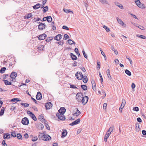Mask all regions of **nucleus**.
<instances>
[{
	"label": "nucleus",
	"mask_w": 146,
	"mask_h": 146,
	"mask_svg": "<svg viewBox=\"0 0 146 146\" xmlns=\"http://www.w3.org/2000/svg\"><path fill=\"white\" fill-rule=\"evenodd\" d=\"M81 87L84 90H87V87L85 85H81Z\"/></svg>",
	"instance_id": "39"
},
{
	"label": "nucleus",
	"mask_w": 146,
	"mask_h": 146,
	"mask_svg": "<svg viewBox=\"0 0 146 146\" xmlns=\"http://www.w3.org/2000/svg\"><path fill=\"white\" fill-rule=\"evenodd\" d=\"M100 77V81L102 83V82H103V79L102 78V77L101 74L100 72H99Z\"/></svg>",
	"instance_id": "51"
},
{
	"label": "nucleus",
	"mask_w": 146,
	"mask_h": 146,
	"mask_svg": "<svg viewBox=\"0 0 146 146\" xmlns=\"http://www.w3.org/2000/svg\"><path fill=\"white\" fill-rule=\"evenodd\" d=\"M42 98V95L41 93L39 92H38L36 96V98L37 100H40Z\"/></svg>",
	"instance_id": "14"
},
{
	"label": "nucleus",
	"mask_w": 146,
	"mask_h": 146,
	"mask_svg": "<svg viewBox=\"0 0 146 146\" xmlns=\"http://www.w3.org/2000/svg\"><path fill=\"white\" fill-rule=\"evenodd\" d=\"M62 38V35L60 34H59L54 37V39L57 41H59Z\"/></svg>",
	"instance_id": "13"
},
{
	"label": "nucleus",
	"mask_w": 146,
	"mask_h": 146,
	"mask_svg": "<svg viewBox=\"0 0 146 146\" xmlns=\"http://www.w3.org/2000/svg\"><path fill=\"white\" fill-rule=\"evenodd\" d=\"M106 73L108 78L111 80V76L110 75V70L109 69H107L106 71Z\"/></svg>",
	"instance_id": "24"
},
{
	"label": "nucleus",
	"mask_w": 146,
	"mask_h": 146,
	"mask_svg": "<svg viewBox=\"0 0 146 146\" xmlns=\"http://www.w3.org/2000/svg\"><path fill=\"white\" fill-rule=\"evenodd\" d=\"M62 29L68 30H69V28L66 26L65 25H64L63 26Z\"/></svg>",
	"instance_id": "55"
},
{
	"label": "nucleus",
	"mask_w": 146,
	"mask_h": 146,
	"mask_svg": "<svg viewBox=\"0 0 146 146\" xmlns=\"http://www.w3.org/2000/svg\"><path fill=\"white\" fill-rule=\"evenodd\" d=\"M3 81L4 82L5 84L6 85H11V83L9 82L7 80H3Z\"/></svg>",
	"instance_id": "26"
},
{
	"label": "nucleus",
	"mask_w": 146,
	"mask_h": 146,
	"mask_svg": "<svg viewBox=\"0 0 146 146\" xmlns=\"http://www.w3.org/2000/svg\"><path fill=\"white\" fill-rule=\"evenodd\" d=\"M57 43H58L60 45H62L64 44V42L63 40H62L60 42H57Z\"/></svg>",
	"instance_id": "54"
},
{
	"label": "nucleus",
	"mask_w": 146,
	"mask_h": 146,
	"mask_svg": "<svg viewBox=\"0 0 146 146\" xmlns=\"http://www.w3.org/2000/svg\"><path fill=\"white\" fill-rule=\"evenodd\" d=\"M5 108L4 107H2L0 111V116H2L4 113Z\"/></svg>",
	"instance_id": "28"
},
{
	"label": "nucleus",
	"mask_w": 146,
	"mask_h": 146,
	"mask_svg": "<svg viewBox=\"0 0 146 146\" xmlns=\"http://www.w3.org/2000/svg\"><path fill=\"white\" fill-rule=\"evenodd\" d=\"M22 123L24 125H27L29 123L28 119L26 117L23 118L21 121Z\"/></svg>",
	"instance_id": "3"
},
{
	"label": "nucleus",
	"mask_w": 146,
	"mask_h": 146,
	"mask_svg": "<svg viewBox=\"0 0 146 146\" xmlns=\"http://www.w3.org/2000/svg\"><path fill=\"white\" fill-rule=\"evenodd\" d=\"M137 37H139V38H142V39H145L146 38V37L142 35H137Z\"/></svg>",
	"instance_id": "45"
},
{
	"label": "nucleus",
	"mask_w": 146,
	"mask_h": 146,
	"mask_svg": "<svg viewBox=\"0 0 146 146\" xmlns=\"http://www.w3.org/2000/svg\"><path fill=\"white\" fill-rule=\"evenodd\" d=\"M53 39V38L52 37H49L48 38H46V41L47 42H48L50 41L51 40H52Z\"/></svg>",
	"instance_id": "40"
},
{
	"label": "nucleus",
	"mask_w": 146,
	"mask_h": 146,
	"mask_svg": "<svg viewBox=\"0 0 146 146\" xmlns=\"http://www.w3.org/2000/svg\"><path fill=\"white\" fill-rule=\"evenodd\" d=\"M21 104L22 106H23L24 107H28L29 106V104L27 103H21Z\"/></svg>",
	"instance_id": "42"
},
{
	"label": "nucleus",
	"mask_w": 146,
	"mask_h": 146,
	"mask_svg": "<svg viewBox=\"0 0 146 146\" xmlns=\"http://www.w3.org/2000/svg\"><path fill=\"white\" fill-rule=\"evenodd\" d=\"M138 7L141 9L145 8V6L142 3H140L139 5H138Z\"/></svg>",
	"instance_id": "31"
},
{
	"label": "nucleus",
	"mask_w": 146,
	"mask_h": 146,
	"mask_svg": "<svg viewBox=\"0 0 146 146\" xmlns=\"http://www.w3.org/2000/svg\"><path fill=\"white\" fill-rule=\"evenodd\" d=\"M17 74L15 72H13L11 74L10 77L12 79H15L17 76Z\"/></svg>",
	"instance_id": "12"
},
{
	"label": "nucleus",
	"mask_w": 146,
	"mask_h": 146,
	"mask_svg": "<svg viewBox=\"0 0 146 146\" xmlns=\"http://www.w3.org/2000/svg\"><path fill=\"white\" fill-rule=\"evenodd\" d=\"M38 139V138L36 136L34 137L32 139V141H35Z\"/></svg>",
	"instance_id": "49"
},
{
	"label": "nucleus",
	"mask_w": 146,
	"mask_h": 146,
	"mask_svg": "<svg viewBox=\"0 0 146 146\" xmlns=\"http://www.w3.org/2000/svg\"><path fill=\"white\" fill-rule=\"evenodd\" d=\"M45 131H42V133L39 132L38 135L39 139L43 140V139H44V136H45Z\"/></svg>",
	"instance_id": "5"
},
{
	"label": "nucleus",
	"mask_w": 146,
	"mask_h": 146,
	"mask_svg": "<svg viewBox=\"0 0 146 146\" xmlns=\"http://www.w3.org/2000/svg\"><path fill=\"white\" fill-rule=\"evenodd\" d=\"M114 129V126L113 125H111L109 128L107 132H111V133L113 131Z\"/></svg>",
	"instance_id": "30"
},
{
	"label": "nucleus",
	"mask_w": 146,
	"mask_h": 146,
	"mask_svg": "<svg viewBox=\"0 0 146 146\" xmlns=\"http://www.w3.org/2000/svg\"><path fill=\"white\" fill-rule=\"evenodd\" d=\"M137 121L139 122H141L142 121L140 117H138L137 118Z\"/></svg>",
	"instance_id": "62"
},
{
	"label": "nucleus",
	"mask_w": 146,
	"mask_h": 146,
	"mask_svg": "<svg viewBox=\"0 0 146 146\" xmlns=\"http://www.w3.org/2000/svg\"><path fill=\"white\" fill-rule=\"evenodd\" d=\"M135 2L136 5L138 7V5L139 6L140 3H141V2L139 0H137V1H135Z\"/></svg>",
	"instance_id": "50"
},
{
	"label": "nucleus",
	"mask_w": 146,
	"mask_h": 146,
	"mask_svg": "<svg viewBox=\"0 0 146 146\" xmlns=\"http://www.w3.org/2000/svg\"><path fill=\"white\" fill-rule=\"evenodd\" d=\"M6 69V68L5 67L2 68L0 70V72L1 73H4L5 72V70Z\"/></svg>",
	"instance_id": "36"
},
{
	"label": "nucleus",
	"mask_w": 146,
	"mask_h": 146,
	"mask_svg": "<svg viewBox=\"0 0 146 146\" xmlns=\"http://www.w3.org/2000/svg\"><path fill=\"white\" fill-rule=\"evenodd\" d=\"M80 121V118H78L75 121L71 123H70L69 125L71 126H73L75 125L78 124L79 123Z\"/></svg>",
	"instance_id": "8"
},
{
	"label": "nucleus",
	"mask_w": 146,
	"mask_h": 146,
	"mask_svg": "<svg viewBox=\"0 0 146 146\" xmlns=\"http://www.w3.org/2000/svg\"><path fill=\"white\" fill-rule=\"evenodd\" d=\"M115 4L121 9H123V6L120 4L118 2H115Z\"/></svg>",
	"instance_id": "25"
},
{
	"label": "nucleus",
	"mask_w": 146,
	"mask_h": 146,
	"mask_svg": "<svg viewBox=\"0 0 146 146\" xmlns=\"http://www.w3.org/2000/svg\"><path fill=\"white\" fill-rule=\"evenodd\" d=\"M100 50L101 52V53L102 54L104 58H105L106 57V55L105 54H104V53L103 51L102 50H101V48H100Z\"/></svg>",
	"instance_id": "60"
},
{
	"label": "nucleus",
	"mask_w": 146,
	"mask_h": 146,
	"mask_svg": "<svg viewBox=\"0 0 146 146\" xmlns=\"http://www.w3.org/2000/svg\"><path fill=\"white\" fill-rule=\"evenodd\" d=\"M45 107L46 110L50 109L52 107V104L50 102H48L46 104Z\"/></svg>",
	"instance_id": "9"
},
{
	"label": "nucleus",
	"mask_w": 146,
	"mask_h": 146,
	"mask_svg": "<svg viewBox=\"0 0 146 146\" xmlns=\"http://www.w3.org/2000/svg\"><path fill=\"white\" fill-rule=\"evenodd\" d=\"M19 99L18 98H13L11 100V102H17L19 101Z\"/></svg>",
	"instance_id": "35"
},
{
	"label": "nucleus",
	"mask_w": 146,
	"mask_h": 146,
	"mask_svg": "<svg viewBox=\"0 0 146 146\" xmlns=\"http://www.w3.org/2000/svg\"><path fill=\"white\" fill-rule=\"evenodd\" d=\"M47 21L48 22H51L52 20V19L50 16L47 17Z\"/></svg>",
	"instance_id": "32"
},
{
	"label": "nucleus",
	"mask_w": 146,
	"mask_h": 146,
	"mask_svg": "<svg viewBox=\"0 0 146 146\" xmlns=\"http://www.w3.org/2000/svg\"><path fill=\"white\" fill-rule=\"evenodd\" d=\"M69 38L70 37L68 35L65 34L64 35V39L65 40H66L67 39Z\"/></svg>",
	"instance_id": "46"
},
{
	"label": "nucleus",
	"mask_w": 146,
	"mask_h": 146,
	"mask_svg": "<svg viewBox=\"0 0 146 146\" xmlns=\"http://www.w3.org/2000/svg\"><path fill=\"white\" fill-rule=\"evenodd\" d=\"M56 115L58 117L59 119L61 120H64L65 119V117L64 115V114L62 113H57L56 114Z\"/></svg>",
	"instance_id": "4"
},
{
	"label": "nucleus",
	"mask_w": 146,
	"mask_h": 146,
	"mask_svg": "<svg viewBox=\"0 0 146 146\" xmlns=\"http://www.w3.org/2000/svg\"><path fill=\"white\" fill-rule=\"evenodd\" d=\"M44 139H43V140L46 141H49L51 139V137L48 135H46V133L45 136H44Z\"/></svg>",
	"instance_id": "15"
},
{
	"label": "nucleus",
	"mask_w": 146,
	"mask_h": 146,
	"mask_svg": "<svg viewBox=\"0 0 146 146\" xmlns=\"http://www.w3.org/2000/svg\"><path fill=\"white\" fill-rule=\"evenodd\" d=\"M133 110L134 111H138L139 110V109L138 107H135L133 108Z\"/></svg>",
	"instance_id": "56"
},
{
	"label": "nucleus",
	"mask_w": 146,
	"mask_h": 146,
	"mask_svg": "<svg viewBox=\"0 0 146 146\" xmlns=\"http://www.w3.org/2000/svg\"><path fill=\"white\" fill-rule=\"evenodd\" d=\"M38 119L41 121H45V119H44V117L42 115H39L38 117Z\"/></svg>",
	"instance_id": "29"
},
{
	"label": "nucleus",
	"mask_w": 146,
	"mask_h": 146,
	"mask_svg": "<svg viewBox=\"0 0 146 146\" xmlns=\"http://www.w3.org/2000/svg\"><path fill=\"white\" fill-rule=\"evenodd\" d=\"M125 72L126 74L129 76H130L131 75V72L127 69L125 70Z\"/></svg>",
	"instance_id": "33"
},
{
	"label": "nucleus",
	"mask_w": 146,
	"mask_h": 146,
	"mask_svg": "<svg viewBox=\"0 0 146 146\" xmlns=\"http://www.w3.org/2000/svg\"><path fill=\"white\" fill-rule=\"evenodd\" d=\"M75 75L76 78L79 80H81L83 78V74L81 72H77Z\"/></svg>",
	"instance_id": "2"
},
{
	"label": "nucleus",
	"mask_w": 146,
	"mask_h": 146,
	"mask_svg": "<svg viewBox=\"0 0 146 146\" xmlns=\"http://www.w3.org/2000/svg\"><path fill=\"white\" fill-rule=\"evenodd\" d=\"M48 10V7L47 6H46L43 7V12L45 13Z\"/></svg>",
	"instance_id": "41"
},
{
	"label": "nucleus",
	"mask_w": 146,
	"mask_h": 146,
	"mask_svg": "<svg viewBox=\"0 0 146 146\" xmlns=\"http://www.w3.org/2000/svg\"><path fill=\"white\" fill-rule=\"evenodd\" d=\"M99 1L102 4H109L107 0H99Z\"/></svg>",
	"instance_id": "27"
},
{
	"label": "nucleus",
	"mask_w": 146,
	"mask_h": 146,
	"mask_svg": "<svg viewBox=\"0 0 146 146\" xmlns=\"http://www.w3.org/2000/svg\"><path fill=\"white\" fill-rule=\"evenodd\" d=\"M142 133L143 135H146V131L145 130H143L142 131Z\"/></svg>",
	"instance_id": "64"
},
{
	"label": "nucleus",
	"mask_w": 146,
	"mask_h": 146,
	"mask_svg": "<svg viewBox=\"0 0 146 146\" xmlns=\"http://www.w3.org/2000/svg\"><path fill=\"white\" fill-rule=\"evenodd\" d=\"M66 110L64 108H61L60 109L58 110L59 113L64 114Z\"/></svg>",
	"instance_id": "17"
},
{
	"label": "nucleus",
	"mask_w": 146,
	"mask_h": 146,
	"mask_svg": "<svg viewBox=\"0 0 146 146\" xmlns=\"http://www.w3.org/2000/svg\"><path fill=\"white\" fill-rule=\"evenodd\" d=\"M11 138V136L8 133L5 134L4 135L3 138L5 139H10Z\"/></svg>",
	"instance_id": "21"
},
{
	"label": "nucleus",
	"mask_w": 146,
	"mask_h": 146,
	"mask_svg": "<svg viewBox=\"0 0 146 146\" xmlns=\"http://www.w3.org/2000/svg\"><path fill=\"white\" fill-rule=\"evenodd\" d=\"M34 9H36L40 7V4L39 3H37L36 5L33 6Z\"/></svg>",
	"instance_id": "22"
},
{
	"label": "nucleus",
	"mask_w": 146,
	"mask_h": 146,
	"mask_svg": "<svg viewBox=\"0 0 146 146\" xmlns=\"http://www.w3.org/2000/svg\"><path fill=\"white\" fill-rule=\"evenodd\" d=\"M27 113L28 114H29L31 117L33 119V120L36 121L37 120V118L36 117L35 115L32 112L29 111H27Z\"/></svg>",
	"instance_id": "7"
},
{
	"label": "nucleus",
	"mask_w": 146,
	"mask_h": 146,
	"mask_svg": "<svg viewBox=\"0 0 146 146\" xmlns=\"http://www.w3.org/2000/svg\"><path fill=\"white\" fill-rule=\"evenodd\" d=\"M32 16V15L31 13H29L28 14L27 16H26V17L27 19H29L30 17H31Z\"/></svg>",
	"instance_id": "53"
},
{
	"label": "nucleus",
	"mask_w": 146,
	"mask_h": 146,
	"mask_svg": "<svg viewBox=\"0 0 146 146\" xmlns=\"http://www.w3.org/2000/svg\"><path fill=\"white\" fill-rule=\"evenodd\" d=\"M46 25L44 23H40L38 25V29L39 30H43L44 29Z\"/></svg>",
	"instance_id": "10"
},
{
	"label": "nucleus",
	"mask_w": 146,
	"mask_h": 146,
	"mask_svg": "<svg viewBox=\"0 0 146 146\" xmlns=\"http://www.w3.org/2000/svg\"><path fill=\"white\" fill-rule=\"evenodd\" d=\"M138 28H139L140 29L142 30H144L145 29L144 27L141 25H139V27H138Z\"/></svg>",
	"instance_id": "61"
},
{
	"label": "nucleus",
	"mask_w": 146,
	"mask_h": 146,
	"mask_svg": "<svg viewBox=\"0 0 146 146\" xmlns=\"http://www.w3.org/2000/svg\"><path fill=\"white\" fill-rule=\"evenodd\" d=\"M67 133V131L66 130H63L62 133L61 137H64L66 136Z\"/></svg>",
	"instance_id": "19"
},
{
	"label": "nucleus",
	"mask_w": 146,
	"mask_h": 146,
	"mask_svg": "<svg viewBox=\"0 0 146 146\" xmlns=\"http://www.w3.org/2000/svg\"><path fill=\"white\" fill-rule=\"evenodd\" d=\"M70 55L73 60H76L77 59V58L76 56L73 53H70Z\"/></svg>",
	"instance_id": "18"
},
{
	"label": "nucleus",
	"mask_w": 146,
	"mask_h": 146,
	"mask_svg": "<svg viewBox=\"0 0 146 146\" xmlns=\"http://www.w3.org/2000/svg\"><path fill=\"white\" fill-rule=\"evenodd\" d=\"M46 36V35L45 34H43L39 35V36L38 37V38L40 40H43L45 39Z\"/></svg>",
	"instance_id": "11"
},
{
	"label": "nucleus",
	"mask_w": 146,
	"mask_h": 146,
	"mask_svg": "<svg viewBox=\"0 0 146 146\" xmlns=\"http://www.w3.org/2000/svg\"><path fill=\"white\" fill-rule=\"evenodd\" d=\"M83 81L85 83H87L88 81V79L86 76H84V78H83Z\"/></svg>",
	"instance_id": "34"
},
{
	"label": "nucleus",
	"mask_w": 146,
	"mask_h": 146,
	"mask_svg": "<svg viewBox=\"0 0 146 146\" xmlns=\"http://www.w3.org/2000/svg\"><path fill=\"white\" fill-rule=\"evenodd\" d=\"M47 122L46 121H44L45 124L46 125L45 126L46 127L47 129L48 130L50 129V127L46 123Z\"/></svg>",
	"instance_id": "52"
},
{
	"label": "nucleus",
	"mask_w": 146,
	"mask_h": 146,
	"mask_svg": "<svg viewBox=\"0 0 146 146\" xmlns=\"http://www.w3.org/2000/svg\"><path fill=\"white\" fill-rule=\"evenodd\" d=\"M44 46L43 45H40L38 47V49L40 50H42L44 48Z\"/></svg>",
	"instance_id": "43"
},
{
	"label": "nucleus",
	"mask_w": 146,
	"mask_h": 146,
	"mask_svg": "<svg viewBox=\"0 0 146 146\" xmlns=\"http://www.w3.org/2000/svg\"><path fill=\"white\" fill-rule=\"evenodd\" d=\"M80 113V112L78 110V108H77V111L76 112L73 114V115L74 116H76L77 117L79 115Z\"/></svg>",
	"instance_id": "23"
},
{
	"label": "nucleus",
	"mask_w": 146,
	"mask_h": 146,
	"mask_svg": "<svg viewBox=\"0 0 146 146\" xmlns=\"http://www.w3.org/2000/svg\"><path fill=\"white\" fill-rule=\"evenodd\" d=\"M68 44H72V42H73V41L71 39H69L68 40Z\"/></svg>",
	"instance_id": "59"
},
{
	"label": "nucleus",
	"mask_w": 146,
	"mask_h": 146,
	"mask_svg": "<svg viewBox=\"0 0 146 146\" xmlns=\"http://www.w3.org/2000/svg\"><path fill=\"white\" fill-rule=\"evenodd\" d=\"M107 104L106 103H104L103 105V108L104 109H106V106Z\"/></svg>",
	"instance_id": "63"
},
{
	"label": "nucleus",
	"mask_w": 146,
	"mask_h": 146,
	"mask_svg": "<svg viewBox=\"0 0 146 146\" xmlns=\"http://www.w3.org/2000/svg\"><path fill=\"white\" fill-rule=\"evenodd\" d=\"M82 53L85 58H87V56L84 50H83L82 51Z\"/></svg>",
	"instance_id": "57"
},
{
	"label": "nucleus",
	"mask_w": 146,
	"mask_h": 146,
	"mask_svg": "<svg viewBox=\"0 0 146 146\" xmlns=\"http://www.w3.org/2000/svg\"><path fill=\"white\" fill-rule=\"evenodd\" d=\"M117 21L119 24L121 25L122 26L125 27L126 25L119 18H117Z\"/></svg>",
	"instance_id": "16"
},
{
	"label": "nucleus",
	"mask_w": 146,
	"mask_h": 146,
	"mask_svg": "<svg viewBox=\"0 0 146 146\" xmlns=\"http://www.w3.org/2000/svg\"><path fill=\"white\" fill-rule=\"evenodd\" d=\"M111 134V132H108L107 131V133L106 134V135L104 138H108L109 137V136L110 135V134Z\"/></svg>",
	"instance_id": "44"
},
{
	"label": "nucleus",
	"mask_w": 146,
	"mask_h": 146,
	"mask_svg": "<svg viewBox=\"0 0 146 146\" xmlns=\"http://www.w3.org/2000/svg\"><path fill=\"white\" fill-rule=\"evenodd\" d=\"M82 100V101L81 102L83 105H85L88 101V96H85L84 97H83Z\"/></svg>",
	"instance_id": "6"
},
{
	"label": "nucleus",
	"mask_w": 146,
	"mask_h": 146,
	"mask_svg": "<svg viewBox=\"0 0 146 146\" xmlns=\"http://www.w3.org/2000/svg\"><path fill=\"white\" fill-rule=\"evenodd\" d=\"M16 136L19 139H22V135L20 133L17 134Z\"/></svg>",
	"instance_id": "38"
},
{
	"label": "nucleus",
	"mask_w": 146,
	"mask_h": 146,
	"mask_svg": "<svg viewBox=\"0 0 146 146\" xmlns=\"http://www.w3.org/2000/svg\"><path fill=\"white\" fill-rule=\"evenodd\" d=\"M83 97V96L82 93H78L76 95V100L79 102H81Z\"/></svg>",
	"instance_id": "1"
},
{
	"label": "nucleus",
	"mask_w": 146,
	"mask_h": 146,
	"mask_svg": "<svg viewBox=\"0 0 146 146\" xmlns=\"http://www.w3.org/2000/svg\"><path fill=\"white\" fill-rule=\"evenodd\" d=\"M100 67V62L99 61H97V69L99 68V69Z\"/></svg>",
	"instance_id": "48"
},
{
	"label": "nucleus",
	"mask_w": 146,
	"mask_h": 146,
	"mask_svg": "<svg viewBox=\"0 0 146 146\" xmlns=\"http://www.w3.org/2000/svg\"><path fill=\"white\" fill-rule=\"evenodd\" d=\"M70 88H73V89L78 88L76 87V86H75L74 85L72 84V85H70Z\"/></svg>",
	"instance_id": "58"
},
{
	"label": "nucleus",
	"mask_w": 146,
	"mask_h": 146,
	"mask_svg": "<svg viewBox=\"0 0 146 146\" xmlns=\"http://www.w3.org/2000/svg\"><path fill=\"white\" fill-rule=\"evenodd\" d=\"M11 134V137H16V133L15 131L12 132Z\"/></svg>",
	"instance_id": "47"
},
{
	"label": "nucleus",
	"mask_w": 146,
	"mask_h": 146,
	"mask_svg": "<svg viewBox=\"0 0 146 146\" xmlns=\"http://www.w3.org/2000/svg\"><path fill=\"white\" fill-rule=\"evenodd\" d=\"M103 28H104L106 31L107 32H109L110 31V29L107 27L105 25L103 26Z\"/></svg>",
	"instance_id": "37"
},
{
	"label": "nucleus",
	"mask_w": 146,
	"mask_h": 146,
	"mask_svg": "<svg viewBox=\"0 0 146 146\" xmlns=\"http://www.w3.org/2000/svg\"><path fill=\"white\" fill-rule=\"evenodd\" d=\"M37 127L39 129L42 130L44 128V126L42 124L39 123L37 124Z\"/></svg>",
	"instance_id": "20"
}]
</instances>
